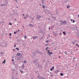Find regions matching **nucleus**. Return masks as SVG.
<instances>
[{"mask_svg":"<svg viewBox=\"0 0 79 79\" xmlns=\"http://www.w3.org/2000/svg\"><path fill=\"white\" fill-rule=\"evenodd\" d=\"M58 34L57 33H54V35H55V36L56 37V35H58Z\"/></svg>","mask_w":79,"mask_h":79,"instance_id":"423d86ee","label":"nucleus"},{"mask_svg":"<svg viewBox=\"0 0 79 79\" xmlns=\"http://www.w3.org/2000/svg\"><path fill=\"white\" fill-rule=\"evenodd\" d=\"M13 50H15V49H13Z\"/></svg>","mask_w":79,"mask_h":79,"instance_id":"5fc2aeb1","label":"nucleus"},{"mask_svg":"<svg viewBox=\"0 0 79 79\" xmlns=\"http://www.w3.org/2000/svg\"><path fill=\"white\" fill-rule=\"evenodd\" d=\"M60 24H61V25H62L63 24V23H61Z\"/></svg>","mask_w":79,"mask_h":79,"instance_id":"f704fd0d","label":"nucleus"},{"mask_svg":"<svg viewBox=\"0 0 79 79\" xmlns=\"http://www.w3.org/2000/svg\"><path fill=\"white\" fill-rule=\"evenodd\" d=\"M76 46H79L78 45V44H76Z\"/></svg>","mask_w":79,"mask_h":79,"instance_id":"72a5a7b5","label":"nucleus"},{"mask_svg":"<svg viewBox=\"0 0 79 79\" xmlns=\"http://www.w3.org/2000/svg\"><path fill=\"white\" fill-rule=\"evenodd\" d=\"M20 55V54H19V53H17V55L18 56H19Z\"/></svg>","mask_w":79,"mask_h":79,"instance_id":"4be33fe9","label":"nucleus"},{"mask_svg":"<svg viewBox=\"0 0 79 79\" xmlns=\"http://www.w3.org/2000/svg\"><path fill=\"white\" fill-rule=\"evenodd\" d=\"M42 7L43 8H45V6L43 5Z\"/></svg>","mask_w":79,"mask_h":79,"instance_id":"a211bd4d","label":"nucleus"},{"mask_svg":"<svg viewBox=\"0 0 79 79\" xmlns=\"http://www.w3.org/2000/svg\"><path fill=\"white\" fill-rule=\"evenodd\" d=\"M67 74L68 75H69V71H67Z\"/></svg>","mask_w":79,"mask_h":79,"instance_id":"6e6552de","label":"nucleus"},{"mask_svg":"<svg viewBox=\"0 0 79 79\" xmlns=\"http://www.w3.org/2000/svg\"><path fill=\"white\" fill-rule=\"evenodd\" d=\"M12 61H14V59L12 60Z\"/></svg>","mask_w":79,"mask_h":79,"instance_id":"ea45409f","label":"nucleus"},{"mask_svg":"<svg viewBox=\"0 0 79 79\" xmlns=\"http://www.w3.org/2000/svg\"><path fill=\"white\" fill-rule=\"evenodd\" d=\"M23 16H24V14H23Z\"/></svg>","mask_w":79,"mask_h":79,"instance_id":"09e8293b","label":"nucleus"},{"mask_svg":"<svg viewBox=\"0 0 79 79\" xmlns=\"http://www.w3.org/2000/svg\"><path fill=\"white\" fill-rule=\"evenodd\" d=\"M27 37H26V36H25L24 37V39H27Z\"/></svg>","mask_w":79,"mask_h":79,"instance_id":"473e14b6","label":"nucleus"},{"mask_svg":"<svg viewBox=\"0 0 79 79\" xmlns=\"http://www.w3.org/2000/svg\"><path fill=\"white\" fill-rule=\"evenodd\" d=\"M48 42V41H47L46 42V43H47V42Z\"/></svg>","mask_w":79,"mask_h":79,"instance_id":"4c0bfd02","label":"nucleus"},{"mask_svg":"<svg viewBox=\"0 0 79 79\" xmlns=\"http://www.w3.org/2000/svg\"><path fill=\"white\" fill-rule=\"evenodd\" d=\"M60 75H61V76H63V74L62 73H60Z\"/></svg>","mask_w":79,"mask_h":79,"instance_id":"ddd939ff","label":"nucleus"},{"mask_svg":"<svg viewBox=\"0 0 79 79\" xmlns=\"http://www.w3.org/2000/svg\"><path fill=\"white\" fill-rule=\"evenodd\" d=\"M22 66V68H24V64H23Z\"/></svg>","mask_w":79,"mask_h":79,"instance_id":"9d476101","label":"nucleus"},{"mask_svg":"<svg viewBox=\"0 0 79 79\" xmlns=\"http://www.w3.org/2000/svg\"><path fill=\"white\" fill-rule=\"evenodd\" d=\"M63 34H64V35H66V33L65 32H63Z\"/></svg>","mask_w":79,"mask_h":79,"instance_id":"aec40b11","label":"nucleus"},{"mask_svg":"<svg viewBox=\"0 0 79 79\" xmlns=\"http://www.w3.org/2000/svg\"><path fill=\"white\" fill-rule=\"evenodd\" d=\"M49 30H50V27L49 28Z\"/></svg>","mask_w":79,"mask_h":79,"instance_id":"c03bdc74","label":"nucleus"},{"mask_svg":"<svg viewBox=\"0 0 79 79\" xmlns=\"http://www.w3.org/2000/svg\"><path fill=\"white\" fill-rule=\"evenodd\" d=\"M5 61H6L5 60L2 63V64H3V63H4L5 64Z\"/></svg>","mask_w":79,"mask_h":79,"instance_id":"4468645a","label":"nucleus"},{"mask_svg":"<svg viewBox=\"0 0 79 79\" xmlns=\"http://www.w3.org/2000/svg\"><path fill=\"white\" fill-rule=\"evenodd\" d=\"M18 32H19V30H18Z\"/></svg>","mask_w":79,"mask_h":79,"instance_id":"4d7b16f0","label":"nucleus"},{"mask_svg":"<svg viewBox=\"0 0 79 79\" xmlns=\"http://www.w3.org/2000/svg\"><path fill=\"white\" fill-rule=\"evenodd\" d=\"M17 8H18V7H17Z\"/></svg>","mask_w":79,"mask_h":79,"instance_id":"052dcab7","label":"nucleus"},{"mask_svg":"<svg viewBox=\"0 0 79 79\" xmlns=\"http://www.w3.org/2000/svg\"><path fill=\"white\" fill-rule=\"evenodd\" d=\"M78 16L79 17V15H78Z\"/></svg>","mask_w":79,"mask_h":79,"instance_id":"bf43d9fd","label":"nucleus"},{"mask_svg":"<svg viewBox=\"0 0 79 79\" xmlns=\"http://www.w3.org/2000/svg\"><path fill=\"white\" fill-rule=\"evenodd\" d=\"M57 72V73H58V72H60V71H58V70H57L56 71Z\"/></svg>","mask_w":79,"mask_h":79,"instance_id":"c756f323","label":"nucleus"},{"mask_svg":"<svg viewBox=\"0 0 79 79\" xmlns=\"http://www.w3.org/2000/svg\"><path fill=\"white\" fill-rule=\"evenodd\" d=\"M16 50H19V48H16Z\"/></svg>","mask_w":79,"mask_h":79,"instance_id":"6ab92c4d","label":"nucleus"},{"mask_svg":"<svg viewBox=\"0 0 79 79\" xmlns=\"http://www.w3.org/2000/svg\"><path fill=\"white\" fill-rule=\"evenodd\" d=\"M15 21H16L17 20L16 19H15Z\"/></svg>","mask_w":79,"mask_h":79,"instance_id":"3c124183","label":"nucleus"},{"mask_svg":"<svg viewBox=\"0 0 79 79\" xmlns=\"http://www.w3.org/2000/svg\"><path fill=\"white\" fill-rule=\"evenodd\" d=\"M44 79H45V78H44Z\"/></svg>","mask_w":79,"mask_h":79,"instance_id":"338daca9","label":"nucleus"},{"mask_svg":"<svg viewBox=\"0 0 79 79\" xmlns=\"http://www.w3.org/2000/svg\"><path fill=\"white\" fill-rule=\"evenodd\" d=\"M29 25L30 26H31V27H33V26H34V25H32V24H29Z\"/></svg>","mask_w":79,"mask_h":79,"instance_id":"1a4fd4ad","label":"nucleus"},{"mask_svg":"<svg viewBox=\"0 0 79 79\" xmlns=\"http://www.w3.org/2000/svg\"><path fill=\"white\" fill-rule=\"evenodd\" d=\"M69 8V5H68L67 6V8Z\"/></svg>","mask_w":79,"mask_h":79,"instance_id":"412c9836","label":"nucleus"},{"mask_svg":"<svg viewBox=\"0 0 79 79\" xmlns=\"http://www.w3.org/2000/svg\"><path fill=\"white\" fill-rule=\"evenodd\" d=\"M60 54L61 53V52H60Z\"/></svg>","mask_w":79,"mask_h":79,"instance_id":"774afa93","label":"nucleus"},{"mask_svg":"<svg viewBox=\"0 0 79 79\" xmlns=\"http://www.w3.org/2000/svg\"><path fill=\"white\" fill-rule=\"evenodd\" d=\"M9 35H10V36H11V33H10Z\"/></svg>","mask_w":79,"mask_h":79,"instance_id":"a878e982","label":"nucleus"},{"mask_svg":"<svg viewBox=\"0 0 79 79\" xmlns=\"http://www.w3.org/2000/svg\"><path fill=\"white\" fill-rule=\"evenodd\" d=\"M49 11V10H48V12Z\"/></svg>","mask_w":79,"mask_h":79,"instance_id":"13d9d810","label":"nucleus"},{"mask_svg":"<svg viewBox=\"0 0 79 79\" xmlns=\"http://www.w3.org/2000/svg\"><path fill=\"white\" fill-rule=\"evenodd\" d=\"M47 51H48V53H49V54H48V55L49 54V55L50 56V51H49L48 50H47Z\"/></svg>","mask_w":79,"mask_h":79,"instance_id":"9b49d317","label":"nucleus"},{"mask_svg":"<svg viewBox=\"0 0 79 79\" xmlns=\"http://www.w3.org/2000/svg\"><path fill=\"white\" fill-rule=\"evenodd\" d=\"M65 55H67V53L65 52Z\"/></svg>","mask_w":79,"mask_h":79,"instance_id":"e433bc0d","label":"nucleus"},{"mask_svg":"<svg viewBox=\"0 0 79 79\" xmlns=\"http://www.w3.org/2000/svg\"><path fill=\"white\" fill-rule=\"evenodd\" d=\"M38 77L39 79H43L44 78L40 76H39Z\"/></svg>","mask_w":79,"mask_h":79,"instance_id":"7ed1b4c3","label":"nucleus"},{"mask_svg":"<svg viewBox=\"0 0 79 79\" xmlns=\"http://www.w3.org/2000/svg\"><path fill=\"white\" fill-rule=\"evenodd\" d=\"M39 5H40V6H41V5H42V4H39Z\"/></svg>","mask_w":79,"mask_h":79,"instance_id":"a19ab883","label":"nucleus"},{"mask_svg":"<svg viewBox=\"0 0 79 79\" xmlns=\"http://www.w3.org/2000/svg\"><path fill=\"white\" fill-rule=\"evenodd\" d=\"M78 47H79V45L78 46Z\"/></svg>","mask_w":79,"mask_h":79,"instance_id":"680f3d73","label":"nucleus"},{"mask_svg":"<svg viewBox=\"0 0 79 79\" xmlns=\"http://www.w3.org/2000/svg\"><path fill=\"white\" fill-rule=\"evenodd\" d=\"M57 66H58V65H57Z\"/></svg>","mask_w":79,"mask_h":79,"instance_id":"69168bd1","label":"nucleus"},{"mask_svg":"<svg viewBox=\"0 0 79 79\" xmlns=\"http://www.w3.org/2000/svg\"><path fill=\"white\" fill-rule=\"evenodd\" d=\"M48 47H47V48H46V50H47V49H48Z\"/></svg>","mask_w":79,"mask_h":79,"instance_id":"79ce46f5","label":"nucleus"},{"mask_svg":"<svg viewBox=\"0 0 79 79\" xmlns=\"http://www.w3.org/2000/svg\"><path fill=\"white\" fill-rule=\"evenodd\" d=\"M52 69H54V67H52Z\"/></svg>","mask_w":79,"mask_h":79,"instance_id":"c9c22d12","label":"nucleus"},{"mask_svg":"<svg viewBox=\"0 0 79 79\" xmlns=\"http://www.w3.org/2000/svg\"><path fill=\"white\" fill-rule=\"evenodd\" d=\"M24 26H23V27L24 28Z\"/></svg>","mask_w":79,"mask_h":79,"instance_id":"603ef678","label":"nucleus"},{"mask_svg":"<svg viewBox=\"0 0 79 79\" xmlns=\"http://www.w3.org/2000/svg\"><path fill=\"white\" fill-rule=\"evenodd\" d=\"M53 32L54 33H54H55V32L54 31H53Z\"/></svg>","mask_w":79,"mask_h":79,"instance_id":"8fccbe9b","label":"nucleus"},{"mask_svg":"<svg viewBox=\"0 0 79 79\" xmlns=\"http://www.w3.org/2000/svg\"><path fill=\"white\" fill-rule=\"evenodd\" d=\"M50 70H51V71H53V69H52V68H51V69H50Z\"/></svg>","mask_w":79,"mask_h":79,"instance_id":"393cba45","label":"nucleus"},{"mask_svg":"<svg viewBox=\"0 0 79 79\" xmlns=\"http://www.w3.org/2000/svg\"><path fill=\"white\" fill-rule=\"evenodd\" d=\"M50 53V54H51V55H52V52H51Z\"/></svg>","mask_w":79,"mask_h":79,"instance_id":"7c9ffc66","label":"nucleus"},{"mask_svg":"<svg viewBox=\"0 0 79 79\" xmlns=\"http://www.w3.org/2000/svg\"><path fill=\"white\" fill-rule=\"evenodd\" d=\"M38 67H39V68H42V66H40V65H39V64H38Z\"/></svg>","mask_w":79,"mask_h":79,"instance_id":"dca6fc26","label":"nucleus"},{"mask_svg":"<svg viewBox=\"0 0 79 79\" xmlns=\"http://www.w3.org/2000/svg\"><path fill=\"white\" fill-rule=\"evenodd\" d=\"M14 47H16V44H15L14 45Z\"/></svg>","mask_w":79,"mask_h":79,"instance_id":"58836bf2","label":"nucleus"},{"mask_svg":"<svg viewBox=\"0 0 79 79\" xmlns=\"http://www.w3.org/2000/svg\"><path fill=\"white\" fill-rule=\"evenodd\" d=\"M6 4H7V3H6V4H1V6H6Z\"/></svg>","mask_w":79,"mask_h":79,"instance_id":"20e7f679","label":"nucleus"},{"mask_svg":"<svg viewBox=\"0 0 79 79\" xmlns=\"http://www.w3.org/2000/svg\"><path fill=\"white\" fill-rule=\"evenodd\" d=\"M25 17H26V18H27V17H28V14H27V15H26V16H25Z\"/></svg>","mask_w":79,"mask_h":79,"instance_id":"2eb2a0df","label":"nucleus"},{"mask_svg":"<svg viewBox=\"0 0 79 79\" xmlns=\"http://www.w3.org/2000/svg\"><path fill=\"white\" fill-rule=\"evenodd\" d=\"M25 18H26V17H24V19H25Z\"/></svg>","mask_w":79,"mask_h":79,"instance_id":"37998d69","label":"nucleus"},{"mask_svg":"<svg viewBox=\"0 0 79 79\" xmlns=\"http://www.w3.org/2000/svg\"><path fill=\"white\" fill-rule=\"evenodd\" d=\"M1 54H3V52H1Z\"/></svg>","mask_w":79,"mask_h":79,"instance_id":"cd10ccee","label":"nucleus"},{"mask_svg":"<svg viewBox=\"0 0 79 79\" xmlns=\"http://www.w3.org/2000/svg\"><path fill=\"white\" fill-rule=\"evenodd\" d=\"M20 71H21V73H23V71H21V70H20Z\"/></svg>","mask_w":79,"mask_h":79,"instance_id":"bb28decb","label":"nucleus"},{"mask_svg":"<svg viewBox=\"0 0 79 79\" xmlns=\"http://www.w3.org/2000/svg\"><path fill=\"white\" fill-rule=\"evenodd\" d=\"M71 21H73V23L75 22V21H74L73 20V19H71Z\"/></svg>","mask_w":79,"mask_h":79,"instance_id":"f3484780","label":"nucleus"},{"mask_svg":"<svg viewBox=\"0 0 79 79\" xmlns=\"http://www.w3.org/2000/svg\"><path fill=\"white\" fill-rule=\"evenodd\" d=\"M24 63H27V62H26V61H24Z\"/></svg>","mask_w":79,"mask_h":79,"instance_id":"c85d7f7f","label":"nucleus"},{"mask_svg":"<svg viewBox=\"0 0 79 79\" xmlns=\"http://www.w3.org/2000/svg\"><path fill=\"white\" fill-rule=\"evenodd\" d=\"M67 68H68V67H67Z\"/></svg>","mask_w":79,"mask_h":79,"instance_id":"0e129e2a","label":"nucleus"},{"mask_svg":"<svg viewBox=\"0 0 79 79\" xmlns=\"http://www.w3.org/2000/svg\"><path fill=\"white\" fill-rule=\"evenodd\" d=\"M48 20H50V19L48 18Z\"/></svg>","mask_w":79,"mask_h":79,"instance_id":"49530a36","label":"nucleus"},{"mask_svg":"<svg viewBox=\"0 0 79 79\" xmlns=\"http://www.w3.org/2000/svg\"><path fill=\"white\" fill-rule=\"evenodd\" d=\"M41 18V16H37V19H40V18Z\"/></svg>","mask_w":79,"mask_h":79,"instance_id":"f03ea898","label":"nucleus"},{"mask_svg":"<svg viewBox=\"0 0 79 79\" xmlns=\"http://www.w3.org/2000/svg\"><path fill=\"white\" fill-rule=\"evenodd\" d=\"M16 33H17V32H18V31H17L16 32Z\"/></svg>","mask_w":79,"mask_h":79,"instance_id":"6e6d98bb","label":"nucleus"},{"mask_svg":"<svg viewBox=\"0 0 79 79\" xmlns=\"http://www.w3.org/2000/svg\"><path fill=\"white\" fill-rule=\"evenodd\" d=\"M60 34H62L61 33H60Z\"/></svg>","mask_w":79,"mask_h":79,"instance_id":"de8ad7c7","label":"nucleus"},{"mask_svg":"<svg viewBox=\"0 0 79 79\" xmlns=\"http://www.w3.org/2000/svg\"><path fill=\"white\" fill-rule=\"evenodd\" d=\"M16 33V32L15 31V32H14V34H15Z\"/></svg>","mask_w":79,"mask_h":79,"instance_id":"2f4dec72","label":"nucleus"},{"mask_svg":"<svg viewBox=\"0 0 79 79\" xmlns=\"http://www.w3.org/2000/svg\"><path fill=\"white\" fill-rule=\"evenodd\" d=\"M9 25H12V23H9Z\"/></svg>","mask_w":79,"mask_h":79,"instance_id":"5701e85b","label":"nucleus"},{"mask_svg":"<svg viewBox=\"0 0 79 79\" xmlns=\"http://www.w3.org/2000/svg\"><path fill=\"white\" fill-rule=\"evenodd\" d=\"M30 18H31V17H30Z\"/></svg>","mask_w":79,"mask_h":79,"instance_id":"864d4df0","label":"nucleus"},{"mask_svg":"<svg viewBox=\"0 0 79 79\" xmlns=\"http://www.w3.org/2000/svg\"><path fill=\"white\" fill-rule=\"evenodd\" d=\"M36 53H39V54L41 53H40V52H39V51H37Z\"/></svg>","mask_w":79,"mask_h":79,"instance_id":"0eeeda50","label":"nucleus"},{"mask_svg":"<svg viewBox=\"0 0 79 79\" xmlns=\"http://www.w3.org/2000/svg\"><path fill=\"white\" fill-rule=\"evenodd\" d=\"M54 73H58V72H57L56 71H54Z\"/></svg>","mask_w":79,"mask_h":79,"instance_id":"b1692460","label":"nucleus"},{"mask_svg":"<svg viewBox=\"0 0 79 79\" xmlns=\"http://www.w3.org/2000/svg\"><path fill=\"white\" fill-rule=\"evenodd\" d=\"M59 57L60 58H61V56H59Z\"/></svg>","mask_w":79,"mask_h":79,"instance_id":"a18cd8bd","label":"nucleus"},{"mask_svg":"<svg viewBox=\"0 0 79 79\" xmlns=\"http://www.w3.org/2000/svg\"><path fill=\"white\" fill-rule=\"evenodd\" d=\"M41 1L42 2V3L44 4V0H41Z\"/></svg>","mask_w":79,"mask_h":79,"instance_id":"f8f14e48","label":"nucleus"},{"mask_svg":"<svg viewBox=\"0 0 79 79\" xmlns=\"http://www.w3.org/2000/svg\"><path fill=\"white\" fill-rule=\"evenodd\" d=\"M61 23H63L64 24H66V21H61Z\"/></svg>","mask_w":79,"mask_h":79,"instance_id":"f257e3e1","label":"nucleus"},{"mask_svg":"<svg viewBox=\"0 0 79 79\" xmlns=\"http://www.w3.org/2000/svg\"><path fill=\"white\" fill-rule=\"evenodd\" d=\"M19 23H20V22H19Z\"/></svg>","mask_w":79,"mask_h":79,"instance_id":"e2e57ef3","label":"nucleus"},{"mask_svg":"<svg viewBox=\"0 0 79 79\" xmlns=\"http://www.w3.org/2000/svg\"><path fill=\"white\" fill-rule=\"evenodd\" d=\"M36 38H37V36H35L33 37V39H35Z\"/></svg>","mask_w":79,"mask_h":79,"instance_id":"39448f33","label":"nucleus"}]
</instances>
